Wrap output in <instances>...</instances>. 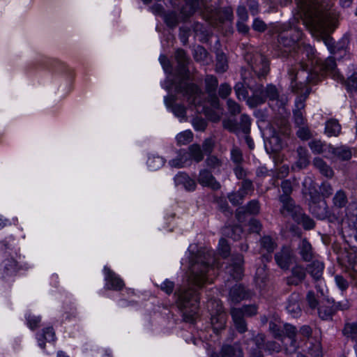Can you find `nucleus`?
Returning a JSON list of instances; mask_svg holds the SVG:
<instances>
[{"instance_id": "nucleus-15", "label": "nucleus", "mask_w": 357, "mask_h": 357, "mask_svg": "<svg viewBox=\"0 0 357 357\" xmlns=\"http://www.w3.org/2000/svg\"><path fill=\"white\" fill-rule=\"evenodd\" d=\"M105 274V288L108 290L121 291L125 287L124 282L109 268H104Z\"/></svg>"}, {"instance_id": "nucleus-55", "label": "nucleus", "mask_w": 357, "mask_h": 357, "mask_svg": "<svg viewBox=\"0 0 357 357\" xmlns=\"http://www.w3.org/2000/svg\"><path fill=\"white\" fill-rule=\"evenodd\" d=\"M243 165V164L234 165L233 172L235 176L238 180L247 178L249 174V172L244 168Z\"/></svg>"}, {"instance_id": "nucleus-1", "label": "nucleus", "mask_w": 357, "mask_h": 357, "mask_svg": "<svg viewBox=\"0 0 357 357\" xmlns=\"http://www.w3.org/2000/svg\"><path fill=\"white\" fill-rule=\"evenodd\" d=\"M302 12L306 25L313 34L320 36L332 54L336 52L334 40L330 36L338 25L339 14L324 12L319 0H295Z\"/></svg>"}, {"instance_id": "nucleus-21", "label": "nucleus", "mask_w": 357, "mask_h": 357, "mask_svg": "<svg viewBox=\"0 0 357 357\" xmlns=\"http://www.w3.org/2000/svg\"><path fill=\"white\" fill-rule=\"evenodd\" d=\"M230 314L236 331L240 333L246 332L248 331L247 324L241 310L236 307H232L230 310Z\"/></svg>"}, {"instance_id": "nucleus-9", "label": "nucleus", "mask_w": 357, "mask_h": 357, "mask_svg": "<svg viewBox=\"0 0 357 357\" xmlns=\"http://www.w3.org/2000/svg\"><path fill=\"white\" fill-rule=\"evenodd\" d=\"M211 306V323L213 331L218 334L225 328L227 321V314L224 311L222 303L220 300L211 301L208 307Z\"/></svg>"}, {"instance_id": "nucleus-46", "label": "nucleus", "mask_w": 357, "mask_h": 357, "mask_svg": "<svg viewBox=\"0 0 357 357\" xmlns=\"http://www.w3.org/2000/svg\"><path fill=\"white\" fill-rule=\"evenodd\" d=\"M309 147L314 154H321L326 151L328 146L319 139H313L309 142Z\"/></svg>"}, {"instance_id": "nucleus-49", "label": "nucleus", "mask_w": 357, "mask_h": 357, "mask_svg": "<svg viewBox=\"0 0 357 357\" xmlns=\"http://www.w3.org/2000/svg\"><path fill=\"white\" fill-rule=\"evenodd\" d=\"M245 197L246 196L239 190L228 195V199L234 206L241 204Z\"/></svg>"}, {"instance_id": "nucleus-17", "label": "nucleus", "mask_w": 357, "mask_h": 357, "mask_svg": "<svg viewBox=\"0 0 357 357\" xmlns=\"http://www.w3.org/2000/svg\"><path fill=\"white\" fill-rule=\"evenodd\" d=\"M306 268L300 264H296L291 270V275L286 278L287 284L289 286H298L306 278Z\"/></svg>"}, {"instance_id": "nucleus-7", "label": "nucleus", "mask_w": 357, "mask_h": 357, "mask_svg": "<svg viewBox=\"0 0 357 357\" xmlns=\"http://www.w3.org/2000/svg\"><path fill=\"white\" fill-rule=\"evenodd\" d=\"M289 79L291 81L290 88L294 93L298 95L296 100V109L294 110V121L296 127L307 125V119L303 116L301 109L305 107V100L310 93V89L303 83L296 82V74L294 70L289 71Z\"/></svg>"}, {"instance_id": "nucleus-2", "label": "nucleus", "mask_w": 357, "mask_h": 357, "mask_svg": "<svg viewBox=\"0 0 357 357\" xmlns=\"http://www.w3.org/2000/svg\"><path fill=\"white\" fill-rule=\"evenodd\" d=\"M219 265L213 250L202 248L190 259L188 282L190 284L202 288L210 281L211 273Z\"/></svg>"}, {"instance_id": "nucleus-61", "label": "nucleus", "mask_w": 357, "mask_h": 357, "mask_svg": "<svg viewBox=\"0 0 357 357\" xmlns=\"http://www.w3.org/2000/svg\"><path fill=\"white\" fill-rule=\"evenodd\" d=\"M298 130L296 132V135L298 138L302 140H307L311 138L312 134L307 125L298 127Z\"/></svg>"}, {"instance_id": "nucleus-60", "label": "nucleus", "mask_w": 357, "mask_h": 357, "mask_svg": "<svg viewBox=\"0 0 357 357\" xmlns=\"http://www.w3.org/2000/svg\"><path fill=\"white\" fill-rule=\"evenodd\" d=\"M347 89L350 92H357V73L354 72L346 81Z\"/></svg>"}, {"instance_id": "nucleus-53", "label": "nucleus", "mask_w": 357, "mask_h": 357, "mask_svg": "<svg viewBox=\"0 0 357 357\" xmlns=\"http://www.w3.org/2000/svg\"><path fill=\"white\" fill-rule=\"evenodd\" d=\"M219 254L223 257L227 258L230 255L231 249L228 241L224 238H220L218 246Z\"/></svg>"}, {"instance_id": "nucleus-63", "label": "nucleus", "mask_w": 357, "mask_h": 357, "mask_svg": "<svg viewBox=\"0 0 357 357\" xmlns=\"http://www.w3.org/2000/svg\"><path fill=\"white\" fill-rule=\"evenodd\" d=\"M232 89L228 83L221 84L218 88V96L226 99L231 93Z\"/></svg>"}, {"instance_id": "nucleus-11", "label": "nucleus", "mask_w": 357, "mask_h": 357, "mask_svg": "<svg viewBox=\"0 0 357 357\" xmlns=\"http://www.w3.org/2000/svg\"><path fill=\"white\" fill-rule=\"evenodd\" d=\"M248 72L246 70H242L241 77L243 82H237L234 87L236 96L239 100H246L247 101L248 98H250L248 97V91L245 86L252 91L255 89L252 86V79L248 76Z\"/></svg>"}, {"instance_id": "nucleus-44", "label": "nucleus", "mask_w": 357, "mask_h": 357, "mask_svg": "<svg viewBox=\"0 0 357 357\" xmlns=\"http://www.w3.org/2000/svg\"><path fill=\"white\" fill-rule=\"evenodd\" d=\"M189 158L188 154L180 151L176 158L169 161V164L172 167L182 168L185 166Z\"/></svg>"}, {"instance_id": "nucleus-10", "label": "nucleus", "mask_w": 357, "mask_h": 357, "mask_svg": "<svg viewBox=\"0 0 357 357\" xmlns=\"http://www.w3.org/2000/svg\"><path fill=\"white\" fill-rule=\"evenodd\" d=\"M175 91L186 97L190 105H197L201 103L202 91L195 84L181 82L176 85Z\"/></svg>"}, {"instance_id": "nucleus-28", "label": "nucleus", "mask_w": 357, "mask_h": 357, "mask_svg": "<svg viewBox=\"0 0 357 357\" xmlns=\"http://www.w3.org/2000/svg\"><path fill=\"white\" fill-rule=\"evenodd\" d=\"M329 151L333 154L334 157L342 161H347L351 158L352 153L351 149L347 146L333 147L328 145Z\"/></svg>"}, {"instance_id": "nucleus-52", "label": "nucleus", "mask_w": 357, "mask_h": 357, "mask_svg": "<svg viewBox=\"0 0 357 357\" xmlns=\"http://www.w3.org/2000/svg\"><path fill=\"white\" fill-rule=\"evenodd\" d=\"M193 139V134L190 130L183 131L176 136L177 143L180 145H184L190 143Z\"/></svg>"}, {"instance_id": "nucleus-54", "label": "nucleus", "mask_w": 357, "mask_h": 357, "mask_svg": "<svg viewBox=\"0 0 357 357\" xmlns=\"http://www.w3.org/2000/svg\"><path fill=\"white\" fill-rule=\"evenodd\" d=\"M250 125H251L250 117L245 114H241V116L240 117L239 126H240L241 129L243 133H245V134L250 133Z\"/></svg>"}, {"instance_id": "nucleus-18", "label": "nucleus", "mask_w": 357, "mask_h": 357, "mask_svg": "<svg viewBox=\"0 0 357 357\" xmlns=\"http://www.w3.org/2000/svg\"><path fill=\"white\" fill-rule=\"evenodd\" d=\"M293 252L288 247H283L275 255L277 264L282 269H288L293 260Z\"/></svg>"}, {"instance_id": "nucleus-38", "label": "nucleus", "mask_w": 357, "mask_h": 357, "mask_svg": "<svg viewBox=\"0 0 357 357\" xmlns=\"http://www.w3.org/2000/svg\"><path fill=\"white\" fill-rule=\"evenodd\" d=\"M348 203L347 193L343 190H338L333 198V204L337 208H342Z\"/></svg>"}, {"instance_id": "nucleus-23", "label": "nucleus", "mask_w": 357, "mask_h": 357, "mask_svg": "<svg viewBox=\"0 0 357 357\" xmlns=\"http://www.w3.org/2000/svg\"><path fill=\"white\" fill-rule=\"evenodd\" d=\"M3 267L1 274L3 278L16 275L21 269V266L18 265L17 261L13 258L5 259L3 261Z\"/></svg>"}, {"instance_id": "nucleus-27", "label": "nucleus", "mask_w": 357, "mask_h": 357, "mask_svg": "<svg viewBox=\"0 0 357 357\" xmlns=\"http://www.w3.org/2000/svg\"><path fill=\"white\" fill-rule=\"evenodd\" d=\"M298 253L304 261H310L314 257V253L310 243L303 238L298 245Z\"/></svg>"}, {"instance_id": "nucleus-62", "label": "nucleus", "mask_w": 357, "mask_h": 357, "mask_svg": "<svg viewBox=\"0 0 357 357\" xmlns=\"http://www.w3.org/2000/svg\"><path fill=\"white\" fill-rule=\"evenodd\" d=\"M194 128L197 131H204L207 127V121L202 117L197 116L192 119Z\"/></svg>"}, {"instance_id": "nucleus-39", "label": "nucleus", "mask_w": 357, "mask_h": 357, "mask_svg": "<svg viewBox=\"0 0 357 357\" xmlns=\"http://www.w3.org/2000/svg\"><path fill=\"white\" fill-rule=\"evenodd\" d=\"M205 164L209 170L219 169L223 165V161L221 158H218L215 155H208L206 160Z\"/></svg>"}, {"instance_id": "nucleus-29", "label": "nucleus", "mask_w": 357, "mask_h": 357, "mask_svg": "<svg viewBox=\"0 0 357 357\" xmlns=\"http://www.w3.org/2000/svg\"><path fill=\"white\" fill-rule=\"evenodd\" d=\"M242 354L243 349L238 345L224 344L220 349L221 357H237Z\"/></svg>"}, {"instance_id": "nucleus-56", "label": "nucleus", "mask_w": 357, "mask_h": 357, "mask_svg": "<svg viewBox=\"0 0 357 357\" xmlns=\"http://www.w3.org/2000/svg\"><path fill=\"white\" fill-rule=\"evenodd\" d=\"M164 20L165 24L171 28H174L178 24V17L175 12H170L165 15Z\"/></svg>"}, {"instance_id": "nucleus-25", "label": "nucleus", "mask_w": 357, "mask_h": 357, "mask_svg": "<svg viewBox=\"0 0 357 357\" xmlns=\"http://www.w3.org/2000/svg\"><path fill=\"white\" fill-rule=\"evenodd\" d=\"M176 185H183L188 191H193L196 189L197 183L195 181L191 178L188 174L179 172L174 177Z\"/></svg>"}, {"instance_id": "nucleus-8", "label": "nucleus", "mask_w": 357, "mask_h": 357, "mask_svg": "<svg viewBox=\"0 0 357 357\" xmlns=\"http://www.w3.org/2000/svg\"><path fill=\"white\" fill-rule=\"evenodd\" d=\"M246 59L248 61L252 70L259 79L266 78L271 70V61L266 56L260 52H255L248 54Z\"/></svg>"}, {"instance_id": "nucleus-47", "label": "nucleus", "mask_w": 357, "mask_h": 357, "mask_svg": "<svg viewBox=\"0 0 357 357\" xmlns=\"http://www.w3.org/2000/svg\"><path fill=\"white\" fill-rule=\"evenodd\" d=\"M269 331L272 333L274 338L278 340H282L284 337L283 326L276 324L273 321H270L268 324Z\"/></svg>"}, {"instance_id": "nucleus-51", "label": "nucleus", "mask_w": 357, "mask_h": 357, "mask_svg": "<svg viewBox=\"0 0 357 357\" xmlns=\"http://www.w3.org/2000/svg\"><path fill=\"white\" fill-rule=\"evenodd\" d=\"M255 187L252 181L249 178L242 179L239 190L241 191L245 196L252 194L254 192Z\"/></svg>"}, {"instance_id": "nucleus-14", "label": "nucleus", "mask_w": 357, "mask_h": 357, "mask_svg": "<svg viewBox=\"0 0 357 357\" xmlns=\"http://www.w3.org/2000/svg\"><path fill=\"white\" fill-rule=\"evenodd\" d=\"M244 259L241 254H234L231 257V262L227 267L228 273L234 280H241L243 275Z\"/></svg>"}, {"instance_id": "nucleus-6", "label": "nucleus", "mask_w": 357, "mask_h": 357, "mask_svg": "<svg viewBox=\"0 0 357 357\" xmlns=\"http://www.w3.org/2000/svg\"><path fill=\"white\" fill-rule=\"evenodd\" d=\"M266 100L275 102L278 107H283L287 102V98L280 94V89L275 85L268 84L265 87L262 84L257 85L253 90V94L248 98L247 104L254 108Z\"/></svg>"}, {"instance_id": "nucleus-20", "label": "nucleus", "mask_w": 357, "mask_h": 357, "mask_svg": "<svg viewBox=\"0 0 357 357\" xmlns=\"http://www.w3.org/2000/svg\"><path fill=\"white\" fill-rule=\"evenodd\" d=\"M250 292L241 284H236L231 288L229 297L234 303H238L241 301L247 299L250 297Z\"/></svg>"}, {"instance_id": "nucleus-41", "label": "nucleus", "mask_w": 357, "mask_h": 357, "mask_svg": "<svg viewBox=\"0 0 357 357\" xmlns=\"http://www.w3.org/2000/svg\"><path fill=\"white\" fill-rule=\"evenodd\" d=\"M342 333L356 342L357 339V323H347L342 329Z\"/></svg>"}, {"instance_id": "nucleus-30", "label": "nucleus", "mask_w": 357, "mask_h": 357, "mask_svg": "<svg viewBox=\"0 0 357 357\" xmlns=\"http://www.w3.org/2000/svg\"><path fill=\"white\" fill-rule=\"evenodd\" d=\"M175 58L178 63L180 72L183 73L188 71V65L189 63L190 59L185 51L183 49H178L175 54Z\"/></svg>"}, {"instance_id": "nucleus-4", "label": "nucleus", "mask_w": 357, "mask_h": 357, "mask_svg": "<svg viewBox=\"0 0 357 357\" xmlns=\"http://www.w3.org/2000/svg\"><path fill=\"white\" fill-rule=\"evenodd\" d=\"M277 32L278 43L275 51L278 56L287 57L295 50L303 33L298 28L289 24L279 26Z\"/></svg>"}, {"instance_id": "nucleus-32", "label": "nucleus", "mask_w": 357, "mask_h": 357, "mask_svg": "<svg viewBox=\"0 0 357 357\" xmlns=\"http://www.w3.org/2000/svg\"><path fill=\"white\" fill-rule=\"evenodd\" d=\"M242 209H243V211H242L241 209L236 211V216L238 220L241 219V215L243 212H246L252 215L258 214L260 211V204L258 200L253 199L249 202Z\"/></svg>"}, {"instance_id": "nucleus-48", "label": "nucleus", "mask_w": 357, "mask_h": 357, "mask_svg": "<svg viewBox=\"0 0 357 357\" xmlns=\"http://www.w3.org/2000/svg\"><path fill=\"white\" fill-rule=\"evenodd\" d=\"M199 6L198 0H188L185 6L182 9V13L190 17L194 14Z\"/></svg>"}, {"instance_id": "nucleus-22", "label": "nucleus", "mask_w": 357, "mask_h": 357, "mask_svg": "<svg viewBox=\"0 0 357 357\" xmlns=\"http://www.w3.org/2000/svg\"><path fill=\"white\" fill-rule=\"evenodd\" d=\"M286 139L280 135H274V133L271 132V135L266 144V148L267 150L270 149L273 153L279 152L286 144Z\"/></svg>"}, {"instance_id": "nucleus-50", "label": "nucleus", "mask_w": 357, "mask_h": 357, "mask_svg": "<svg viewBox=\"0 0 357 357\" xmlns=\"http://www.w3.org/2000/svg\"><path fill=\"white\" fill-rule=\"evenodd\" d=\"M283 331H284V337H289L292 344H295L296 343V328L294 326L291 324H286L283 326Z\"/></svg>"}, {"instance_id": "nucleus-26", "label": "nucleus", "mask_w": 357, "mask_h": 357, "mask_svg": "<svg viewBox=\"0 0 357 357\" xmlns=\"http://www.w3.org/2000/svg\"><path fill=\"white\" fill-rule=\"evenodd\" d=\"M312 165L319 173L328 178H331L334 176V171L321 158L316 157L312 160Z\"/></svg>"}, {"instance_id": "nucleus-31", "label": "nucleus", "mask_w": 357, "mask_h": 357, "mask_svg": "<svg viewBox=\"0 0 357 357\" xmlns=\"http://www.w3.org/2000/svg\"><path fill=\"white\" fill-rule=\"evenodd\" d=\"M298 159L296 162V167L300 169L305 168L310 164L309 154L307 150L303 146L297 149Z\"/></svg>"}, {"instance_id": "nucleus-40", "label": "nucleus", "mask_w": 357, "mask_h": 357, "mask_svg": "<svg viewBox=\"0 0 357 357\" xmlns=\"http://www.w3.org/2000/svg\"><path fill=\"white\" fill-rule=\"evenodd\" d=\"M228 69L227 59L226 55L222 52H218L216 54V64L215 70L218 73H225Z\"/></svg>"}, {"instance_id": "nucleus-34", "label": "nucleus", "mask_w": 357, "mask_h": 357, "mask_svg": "<svg viewBox=\"0 0 357 357\" xmlns=\"http://www.w3.org/2000/svg\"><path fill=\"white\" fill-rule=\"evenodd\" d=\"M294 220L298 224L302 225L303 228L306 230L312 229L315 226L314 221L310 216L305 214L303 210L300 211Z\"/></svg>"}, {"instance_id": "nucleus-13", "label": "nucleus", "mask_w": 357, "mask_h": 357, "mask_svg": "<svg viewBox=\"0 0 357 357\" xmlns=\"http://www.w3.org/2000/svg\"><path fill=\"white\" fill-rule=\"evenodd\" d=\"M279 200L282 204L280 212L284 217L291 216L294 220L302 210L291 197L280 196Z\"/></svg>"}, {"instance_id": "nucleus-64", "label": "nucleus", "mask_w": 357, "mask_h": 357, "mask_svg": "<svg viewBox=\"0 0 357 357\" xmlns=\"http://www.w3.org/2000/svg\"><path fill=\"white\" fill-rule=\"evenodd\" d=\"M220 18L221 22L226 21L232 22L234 19V13L231 7H225L222 8L220 13Z\"/></svg>"}, {"instance_id": "nucleus-19", "label": "nucleus", "mask_w": 357, "mask_h": 357, "mask_svg": "<svg viewBox=\"0 0 357 357\" xmlns=\"http://www.w3.org/2000/svg\"><path fill=\"white\" fill-rule=\"evenodd\" d=\"M260 252L262 253L266 252L268 255H263L267 261L271 259V254L274 252L277 247L275 241L269 235L263 236L259 240Z\"/></svg>"}, {"instance_id": "nucleus-42", "label": "nucleus", "mask_w": 357, "mask_h": 357, "mask_svg": "<svg viewBox=\"0 0 357 357\" xmlns=\"http://www.w3.org/2000/svg\"><path fill=\"white\" fill-rule=\"evenodd\" d=\"M205 90L207 93H215L218 86V80L214 75H206L205 79Z\"/></svg>"}, {"instance_id": "nucleus-12", "label": "nucleus", "mask_w": 357, "mask_h": 357, "mask_svg": "<svg viewBox=\"0 0 357 357\" xmlns=\"http://www.w3.org/2000/svg\"><path fill=\"white\" fill-rule=\"evenodd\" d=\"M271 132L278 135L284 138H289L291 133L289 121L282 116L275 117L271 123Z\"/></svg>"}, {"instance_id": "nucleus-24", "label": "nucleus", "mask_w": 357, "mask_h": 357, "mask_svg": "<svg viewBox=\"0 0 357 357\" xmlns=\"http://www.w3.org/2000/svg\"><path fill=\"white\" fill-rule=\"evenodd\" d=\"M324 267V264L322 261L314 260L307 265L306 271L313 280L317 282L322 278Z\"/></svg>"}, {"instance_id": "nucleus-33", "label": "nucleus", "mask_w": 357, "mask_h": 357, "mask_svg": "<svg viewBox=\"0 0 357 357\" xmlns=\"http://www.w3.org/2000/svg\"><path fill=\"white\" fill-rule=\"evenodd\" d=\"M325 132L329 136H338L341 132V126L337 119H331L326 121Z\"/></svg>"}, {"instance_id": "nucleus-57", "label": "nucleus", "mask_w": 357, "mask_h": 357, "mask_svg": "<svg viewBox=\"0 0 357 357\" xmlns=\"http://www.w3.org/2000/svg\"><path fill=\"white\" fill-rule=\"evenodd\" d=\"M318 313L319 317L323 320L331 319L334 314L332 307L322 305L318 308Z\"/></svg>"}, {"instance_id": "nucleus-16", "label": "nucleus", "mask_w": 357, "mask_h": 357, "mask_svg": "<svg viewBox=\"0 0 357 357\" xmlns=\"http://www.w3.org/2000/svg\"><path fill=\"white\" fill-rule=\"evenodd\" d=\"M197 181L201 185L208 187L213 190H218L221 188L220 183L213 176L211 171L208 169L199 171Z\"/></svg>"}, {"instance_id": "nucleus-36", "label": "nucleus", "mask_w": 357, "mask_h": 357, "mask_svg": "<svg viewBox=\"0 0 357 357\" xmlns=\"http://www.w3.org/2000/svg\"><path fill=\"white\" fill-rule=\"evenodd\" d=\"M298 54H301L302 60L307 59L312 62L316 57L314 49L311 45L305 43H303L298 47Z\"/></svg>"}, {"instance_id": "nucleus-35", "label": "nucleus", "mask_w": 357, "mask_h": 357, "mask_svg": "<svg viewBox=\"0 0 357 357\" xmlns=\"http://www.w3.org/2000/svg\"><path fill=\"white\" fill-rule=\"evenodd\" d=\"M56 339L55 332L52 327H47L43 329L41 337H38V344L42 349L45 347V342H54Z\"/></svg>"}, {"instance_id": "nucleus-59", "label": "nucleus", "mask_w": 357, "mask_h": 357, "mask_svg": "<svg viewBox=\"0 0 357 357\" xmlns=\"http://www.w3.org/2000/svg\"><path fill=\"white\" fill-rule=\"evenodd\" d=\"M147 163L150 168L157 169L164 165L165 160L160 156H152L149 158Z\"/></svg>"}, {"instance_id": "nucleus-45", "label": "nucleus", "mask_w": 357, "mask_h": 357, "mask_svg": "<svg viewBox=\"0 0 357 357\" xmlns=\"http://www.w3.org/2000/svg\"><path fill=\"white\" fill-rule=\"evenodd\" d=\"M230 155L234 165L243 164L245 162L241 149L236 146H233L230 151Z\"/></svg>"}, {"instance_id": "nucleus-3", "label": "nucleus", "mask_w": 357, "mask_h": 357, "mask_svg": "<svg viewBox=\"0 0 357 357\" xmlns=\"http://www.w3.org/2000/svg\"><path fill=\"white\" fill-rule=\"evenodd\" d=\"M337 64L334 57H328L324 61H321L320 59H317L315 61V64L313 66L312 68L307 72V77L305 82H297V83H303L305 86H308L310 89V85H316L320 82L323 80L325 77V75L328 73L332 75L334 79L340 81H343L344 79V77L337 70ZM294 70L296 75H298L297 70L291 68L289 69L288 72L290 70Z\"/></svg>"}, {"instance_id": "nucleus-43", "label": "nucleus", "mask_w": 357, "mask_h": 357, "mask_svg": "<svg viewBox=\"0 0 357 357\" xmlns=\"http://www.w3.org/2000/svg\"><path fill=\"white\" fill-rule=\"evenodd\" d=\"M329 208L326 202L316 204L312 208L313 214L320 220H325Z\"/></svg>"}, {"instance_id": "nucleus-37", "label": "nucleus", "mask_w": 357, "mask_h": 357, "mask_svg": "<svg viewBox=\"0 0 357 357\" xmlns=\"http://www.w3.org/2000/svg\"><path fill=\"white\" fill-rule=\"evenodd\" d=\"M188 155L195 161L199 162L204 159V153L202 147L198 144H193L188 147Z\"/></svg>"}, {"instance_id": "nucleus-5", "label": "nucleus", "mask_w": 357, "mask_h": 357, "mask_svg": "<svg viewBox=\"0 0 357 357\" xmlns=\"http://www.w3.org/2000/svg\"><path fill=\"white\" fill-rule=\"evenodd\" d=\"M176 304L183 313V320L188 323H194L198 317L199 296L194 288L180 289L176 293Z\"/></svg>"}, {"instance_id": "nucleus-58", "label": "nucleus", "mask_w": 357, "mask_h": 357, "mask_svg": "<svg viewBox=\"0 0 357 357\" xmlns=\"http://www.w3.org/2000/svg\"><path fill=\"white\" fill-rule=\"evenodd\" d=\"M227 107L228 112L231 116H236L241 112V105L231 98L227 100Z\"/></svg>"}]
</instances>
